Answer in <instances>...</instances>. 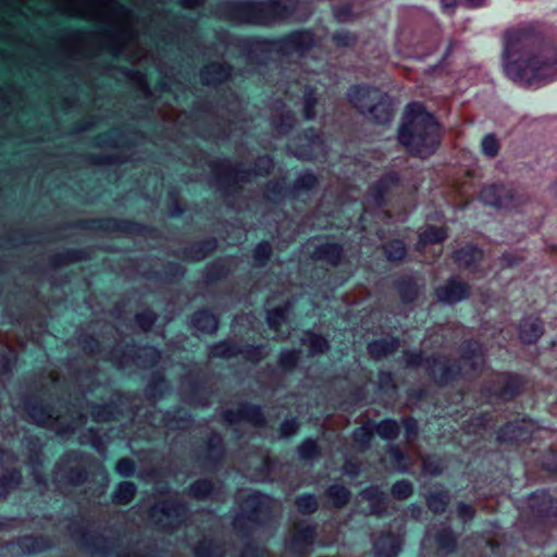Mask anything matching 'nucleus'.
I'll return each mask as SVG.
<instances>
[{"mask_svg": "<svg viewBox=\"0 0 557 557\" xmlns=\"http://www.w3.org/2000/svg\"><path fill=\"white\" fill-rule=\"evenodd\" d=\"M529 34L522 29H511L505 34L503 66L506 75L520 85L547 83L557 78V50L545 47L537 51H527Z\"/></svg>", "mask_w": 557, "mask_h": 557, "instance_id": "nucleus-1", "label": "nucleus"}, {"mask_svg": "<svg viewBox=\"0 0 557 557\" xmlns=\"http://www.w3.org/2000/svg\"><path fill=\"white\" fill-rule=\"evenodd\" d=\"M398 140L409 153L429 157L440 145V125L421 104L411 103L406 108Z\"/></svg>", "mask_w": 557, "mask_h": 557, "instance_id": "nucleus-2", "label": "nucleus"}, {"mask_svg": "<svg viewBox=\"0 0 557 557\" xmlns=\"http://www.w3.org/2000/svg\"><path fill=\"white\" fill-rule=\"evenodd\" d=\"M296 8V0H271L261 3H243L242 21L250 24L269 25L288 17Z\"/></svg>", "mask_w": 557, "mask_h": 557, "instance_id": "nucleus-3", "label": "nucleus"}, {"mask_svg": "<svg viewBox=\"0 0 557 557\" xmlns=\"http://www.w3.org/2000/svg\"><path fill=\"white\" fill-rule=\"evenodd\" d=\"M273 502L267 495L258 492L249 493L242 505V515L248 520L258 522L261 516L267 515L273 507Z\"/></svg>", "mask_w": 557, "mask_h": 557, "instance_id": "nucleus-4", "label": "nucleus"}, {"mask_svg": "<svg viewBox=\"0 0 557 557\" xmlns=\"http://www.w3.org/2000/svg\"><path fill=\"white\" fill-rule=\"evenodd\" d=\"M367 96L370 97L374 103L371 104L366 116L377 124L388 123L393 116L392 101L388 95L381 90L366 94V97Z\"/></svg>", "mask_w": 557, "mask_h": 557, "instance_id": "nucleus-5", "label": "nucleus"}, {"mask_svg": "<svg viewBox=\"0 0 557 557\" xmlns=\"http://www.w3.org/2000/svg\"><path fill=\"white\" fill-rule=\"evenodd\" d=\"M481 200L488 206L504 208L511 202V191L505 186L491 185L481 190Z\"/></svg>", "mask_w": 557, "mask_h": 557, "instance_id": "nucleus-6", "label": "nucleus"}, {"mask_svg": "<svg viewBox=\"0 0 557 557\" xmlns=\"http://www.w3.org/2000/svg\"><path fill=\"white\" fill-rule=\"evenodd\" d=\"M469 295L468 286L456 280H450L444 286L436 289L437 299L446 304H455Z\"/></svg>", "mask_w": 557, "mask_h": 557, "instance_id": "nucleus-7", "label": "nucleus"}, {"mask_svg": "<svg viewBox=\"0 0 557 557\" xmlns=\"http://www.w3.org/2000/svg\"><path fill=\"white\" fill-rule=\"evenodd\" d=\"M313 44V37L310 32H297L281 42V48L289 52L302 54Z\"/></svg>", "mask_w": 557, "mask_h": 557, "instance_id": "nucleus-8", "label": "nucleus"}, {"mask_svg": "<svg viewBox=\"0 0 557 557\" xmlns=\"http://www.w3.org/2000/svg\"><path fill=\"white\" fill-rule=\"evenodd\" d=\"M372 91L381 90L369 86H355L348 92L350 103L363 115L367 114L371 104L374 103L370 97H366V94H371Z\"/></svg>", "mask_w": 557, "mask_h": 557, "instance_id": "nucleus-9", "label": "nucleus"}, {"mask_svg": "<svg viewBox=\"0 0 557 557\" xmlns=\"http://www.w3.org/2000/svg\"><path fill=\"white\" fill-rule=\"evenodd\" d=\"M543 334V324L539 318L529 317L520 324L519 337L523 343H535Z\"/></svg>", "mask_w": 557, "mask_h": 557, "instance_id": "nucleus-10", "label": "nucleus"}, {"mask_svg": "<svg viewBox=\"0 0 557 557\" xmlns=\"http://www.w3.org/2000/svg\"><path fill=\"white\" fill-rule=\"evenodd\" d=\"M375 557H396L400 550V542L396 536L387 534L374 541Z\"/></svg>", "mask_w": 557, "mask_h": 557, "instance_id": "nucleus-11", "label": "nucleus"}, {"mask_svg": "<svg viewBox=\"0 0 557 557\" xmlns=\"http://www.w3.org/2000/svg\"><path fill=\"white\" fill-rule=\"evenodd\" d=\"M315 532L311 527L299 529L290 539L288 549L294 553H304L314 541Z\"/></svg>", "mask_w": 557, "mask_h": 557, "instance_id": "nucleus-12", "label": "nucleus"}, {"mask_svg": "<svg viewBox=\"0 0 557 557\" xmlns=\"http://www.w3.org/2000/svg\"><path fill=\"white\" fill-rule=\"evenodd\" d=\"M230 74L228 66L221 63H211L201 71V81L207 85H214L226 79Z\"/></svg>", "mask_w": 557, "mask_h": 557, "instance_id": "nucleus-13", "label": "nucleus"}, {"mask_svg": "<svg viewBox=\"0 0 557 557\" xmlns=\"http://www.w3.org/2000/svg\"><path fill=\"white\" fill-rule=\"evenodd\" d=\"M224 419L228 423H235L243 419V420H247L256 425L260 424L263 421L260 408L256 407V406H250V405H244L240 407L238 418L235 417V414L232 411H226L224 413Z\"/></svg>", "mask_w": 557, "mask_h": 557, "instance_id": "nucleus-14", "label": "nucleus"}, {"mask_svg": "<svg viewBox=\"0 0 557 557\" xmlns=\"http://www.w3.org/2000/svg\"><path fill=\"white\" fill-rule=\"evenodd\" d=\"M529 507L537 515L549 516L553 510V500L550 496L544 492H535L529 499Z\"/></svg>", "mask_w": 557, "mask_h": 557, "instance_id": "nucleus-15", "label": "nucleus"}, {"mask_svg": "<svg viewBox=\"0 0 557 557\" xmlns=\"http://www.w3.org/2000/svg\"><path fill=\"white\" fill-rule=\"evenodd\" d=\"M191 324L196 331L201 333H213L218 329L216 318L208 311H199L194 314Z\"/></svg>", "mask_w": 557, "mask_h": 557, "instance_id": "nucleus-16", "label": "nucleus"}, {"mask_svg": "<svg viewBox=\"0 0 557 557\" xmlns=\"http://www.w3.org/2000/svg\"><path fill=\"white\" fill-rule=\"evenodd\" d=\"M397 347L398 341L392 338L372 342L369 344L368 349L372 357L381 359L395 351Z\"/></svg>", "mask_w": 557, "mask_h": 557, "instance_id": "nucleus-17", "label": "nucleus"}, {"mask_svg": "<svg viewBox=\"0 0 557 557\" xmlns=\"http://www.w3.org/2000/svg\"><path fill=\"white\" fill-rule=\"evenodd\" d=\"M361 497L369 502L370 512L381 515L384 507L385 496L377 487H370L361 493Z\"/></svg>", "mask_w": 557, "mask_h": 557, "instance_id": "nucleus-18", "label": "nucleus"}, {"mask_svg": "<svg viewBox=\"0 0 557 557\" xmlns=\"http://www.w3.org/2000/svg\"><path fill=\"white\" fill-rule=\"evenodd\" d=\"M482 258V251L473 246L461 248L455 252V259L461 265L470 267Z\"/></svg>", "mask_w": 557, "mask_h": 557, "instance_id": "nucleus-19", "label": "nucleus"}, {"mask_svg": "<svg viewBox=\"0 0 557 557\" xmlns=\"http://www.w3.org/2000/svg\"><path fill=\"white\" fill-rule=\"evenodd\" d=\"M319 258L327 260L332 264H336L342 257V248L337 244H325L318 248Z\"/></svg>", "mask_w": 557, "mask_h": 557, "instance_id": "nucleus-20", "label": "nucleus"}, {"mask_svg": "<svg viewBox=\"0 0 557 557\" xmlns=\"http://www.w3.org/2000/svg\"><path fill=\"white\" fill-rule=\"evenodd\" d=\"M135 492L136 486L134 483L122 482L121 484H119L114 493L113 499L119 504H128L133 499Z\"/></svg>", "mask_w": 557, "mask_h": 557, "instance_id": "nucleus-21", "label": "nucleus"}, {"mask_svg": "<svg viewBox=\"0 0 557 557\" xmlns=\"http://www.w3.org/2000/svg\"><path fill=\"white\" fill-rule=\"evenodd\" d=\"M446 237V233L443 228H438L435 226H428L423 232L420 233V244L426 245V244H433V243H440L444 240Z\"/></svg>", "mask_w": 557, "mask_h": 557, "instance_id": "nucleus-22", "label": "nucleus"}, {"mask_svg": "<svg viewBox=\"0 0 557 557\" xmlns=\"http://www.w3.org/2000/svg\"><path fill=\"white\" fill-rule=\"evenodd\" d=\"M301 341L304 345L308 346L311 354H319L327 348L326 339L313 333H307Z\"/></svg>", "mask_w": 557, "mask_h": 557, "instance_id": "nucleus-23", "label": "nucleus"}, {"mask_svg": "<svg viewBox=\"0 0 557 557\" xmlns=\"http://www.w3.org/2000/svg\"><path fill=\"white\" fill-rule=\"evenodd\" d=\"M449 502L447 492H436L429 496L428 506L434 512H443Z\"/></svg>", "mask_w": 557, "mask_h": 557, "instance_id": "nucleus-24", "label": "nucleus"}, {"mask_svg": "<svg viewBox=\"0 0 557 557\" xmlns=\"http://www.w3.org/2000/svg\"><path fill=\"white\" fill-rule=\"evenodd\" d=\"M376 433L384 440H393L399 433V426L394 420H384L376 425Z\"/></svg>", "mask_w": 557, "mask_h": 557, "instance_id": "nucleus-25", "label": "nucleus"}, {"mask_svg": "<svg viewBox=\"0 0 557 557\" xmlns=\"http://www.w3.org/2000/svg\"><path fill=\"white\" fill-rule=\"evenodd\" d=\"M327 495L336 507H342L349 498V492L344 486L339 485L331 486L327 491Z\"/></svg>", "mask_w": 557, "mask_h": 557, "instance_id": "nucleus-26", "label": "nucleus"}, {"mask_svg": "<svg viewBox=\"0 0 557 557\" xmlns=\"http://www.w3.org/2000/svg\"><path fill=\"white\" fill-rule=\"evenodd\" d=\"M384 250L387 258L392 261L400 260L406 253L405 245L400 240L389 242L385 245Z\"/></svg>", "mask_w": 557, "mask_h": 557, "instance_id": "nucleus-27", "label": "nucleus"}, {"mask_svg": "<svg viewBox=\"0 0 557 557\" xmlns=\"http://www.w3.org/2000/svg\"><path fill=\"white\" fill-rule=\"evenodd\" d=\"M522 436V431L516 423H508L498 434L499 441L519 440Z\"/></svg>", "mask_w": 557, "mask_h": 557, "instance_id": "nucleus-28", "label": "nucleus"}, {"mask_svg": "<svg viewBox=\"0 0 557 557\" xmlns=\"http://www.w3.org/2000/svg\"><path fill=\"white\" fill-rule=\"evenodd\" d=\"M481 146L483 153L488 158H494L498 153L499 145L494 135H486L482 139Z\"/></svg>", "mask_w": 557, "mask_h": 557, "instance_id": "nucleus-29", "label": "nucleus"}, {"mask_svg": "<svg viewBox=\"0 0 557 557\" xmlns=\"http://www.w3.org/2000/svg\"><path fill=\"white\" fill-rule=\"evenodd\" d=\"M286 319L285 308H275L268 311L267 320L271 329H276L283 324Z\"/></svg>", "mask_w": 557, "mask_h": 557, "instance_id": "nucleus-30", "label": "nucleus"}, {"mask_svg": "<svg viewBox=\"0 0 557 557\" xmlns=\"http://www.w3.org/2000/svg\"><path fill=\"white\" fill-rule=\"evenodd\" d=\"M212 491V484L207 480L195 482L190 487V494L196 498H205Z\"/></svg>", "mask_w": 557, "mask_h": 557, "instance_id": "nucleus-31", "label": "nucleus"}, {"mask_svg": "<svg viewBox=\"0 0 557 557\" xmlns=\"http://www.w3.org/2000/svg\"><path fill=\"white\" fill-rule=\"evenodd\" d=\"M296 505H297L298 510L302 513H311L318 507V503L312 495L300 496L296 500Z\"/></svg>", "mask_w": 557, "mask_h": 557, "instance_id": "nucleus-32", "label": "nucleus"}, {"mask_svg": "<svg viewBox=\"0 0 557 557\" xmlns=\"http://www.w3.org/2000/svg\"><path fill=\"white\" fill-rule=\"evenodd\" d=\"M392 493L398 499H406L412 493L411 483L406 480L398 481L393 485Z\"/></svg>", "mask_w": 557, "mask_h": 557, "instance_id": "nucleus-33", "label": "nucleus"}, {"mask_svg": "<svg viewBox=\"0 0 557 557\" xmlns=\"http://www.w3.org/2000/svg\"><path fill=\"white\" fill-rule=\"evenodd\" d=\"M29 416L39 425H49L52 423V416L47 413L44 408L33 407L29 410Z\"/></svg>", "mask_w": 557, "mask_h": 557, "instance_id": "nucleus-34", "label": "nucleus"}, {"mask_svg": "<svg viewBox=\"0 0 557 557\" xmlns=\"http://www.w3.org/2000/svg\"><path fill=\"white\" fill-rule=\"evenodd\" d=\"M436 542L442 549L453 550L456 540L450 530H444L437 535Z\"/></svg>", "mask_w": 557, "mask_h": 557, "instance_id": "nucleus-35", "label": "nucleus"}, {"mask_svg": "<svg viewBox=\"0 0 557 557\" xmlns=\"http://www.w3.org/2000/svg\"><path fill=\"white\" fill-rule=\"evenodd\" d=\"M317 451H318L317 444L311 440L305 441L298 448V454H299L300 458L304 460L311 459L312 457H314L317 455Z\"/></svg>", "mask_w": 557, "mask_h": 557, "instance_id": "nucleus-36", "label": "nucleus"}, {"mask_svg": "<svg viewBox=\"0 0 557 557\" xmlns=\"http://www.w3.org/2000/svg\"><path fill=\"white\" fill-rule=\"evenodd\" d=\"M428 368L433 379L438 381L440 383H444L448 380V369L442 363H437L434 360L433 364H429Z\"/></svg>", "mask_w": 557, "mask_h": 557, "instance_id": "nucleus-37", "label": "nucleus"}, {"mask_svg": "<svg viewBox=\"0 0 557 557\" xmlns=\"http://www.w3.org/2000/svg\"><path fill=\"white\" fill-rule=\"evenodd\" d=\"M371 437L372 433L368 426H360L354 432V441L362 448L370 443Z\"/></svg>", "mask_w": 557, "mask_h": 557, "instance_id": "nucleus-38", "label": "nucleus"}, {"mask_svg": "<svg viewBox=\"0 0 557 557\" xmlns=\"http://www.w3.org/2000/svg\"><path fill=\"white\" fill-rule=\"evenodd\" d=\"M236 355L235 348L228 343H220L212 347L211 356L213 357H232Z\"/></svg>", "mask_w": 557, "mask_h": 557, "instance_id": "nucleus-39", "label": "nucleus"}, {"mask_svg": "<svg viewBox=\"0 0 557 557\" xmlns=\"http://www.w3.org/2000/svg\"><path fill=\"white\" fill-rule=\"evenodd\" d=\"M468 346L469 349L471 350V356L465 355L463 360L466 362H470V366L474 368L482 359V349L478 343H471Z\"/></svg>", "mask_w": 557, "mask_h": 557, "instance_id": "nucleus-40", "label": "nucleus"}, {"mask_svg": "<svg viewBox=\"0 0 557 557\" xmlns=\"http://www.w3.org/2000/svg\"><path fill=\"white\" fill-rule=\"evenodd\" d=\"M293 121L294 117L289 112H286L281 115L280 120L274 117L272 124L280 133H284L292 127Z\"/></svg>", "mask_w": 557, "mask_h": 557, "instance_id": "nucleus-41", "label": "nucleus"}, {"mask_svg": "<svg viewBox=\"0 0 557 557\" xmlns=\"http://www.w3.org/2000/svg\"><path fill=\"white\" fill-rule=\"evenodd\" d=\"M136 322L143 330H148L156 322V314L152 311H144L136 315Z\"/></svg>", "mask_w": 557, "mask_h": 557, "instance_id": "nucleus-42", "label": "nucleus"}, {"mask_svg": "<svg viewBox=\"0 0 557 557\" xmlns=\"http://www.w3.org/2000/svg\"><path fill=\"white\" fill-rule=\"evenodd\" d=\"M271 255V246L267 242L260 243L255 249V260L259 264H262L269 259Z\"/></svg>", "mask_w": 557, "mask_h": 557, "instance_id": "nucleus-43", "label": "nucleus"}, {"mask_svg": "<svg viewBox=\"0 0 557 557\" xmlns=\"http://www.w3.org/2000/svg\"><path fill=\"white\" fill-rule=\"evenodd\" d=\"M317 103V98L313 96L312 91H307L305 94V103H304V114L307 120H311L314 117L315 113L313 111V107Z\"/></svg>", "mask_w": 557, "mask_h": 557, "instance_id": "nucleus-44", "label": "nucleus"}, {"mask_svg": "<svg viewBox=\"0 0 557 557\" xmlns=\"http://www.w3.org/2000/svg\"><path fill=\"white\" fill-rule=\"evenodd\" d=\"M298 360V352L295 350H286L281 354L280 363L283 368H292Z\"/></svg>", "mask_w": 557, "mask_h": 557, "instance_id": "nucleus-45", "label": "nucleus"}, {"mask_svg": "<svg viewBox=\"0 0 557 557\" xmlns=\"http://www.w3.org/2000/svg\"><path fill=\"white\" fill-rule=\"evenodd\" d=\"M184 508L182 506H177L170 503H164L161 505H157L153 507V515L157 511H162L168 518L172 516V512H175L177 516H180V511H183Z\"/></svg>", "mask_w": 557, "mask_h": 557, "instance_id": "nucleus-46", "label": "nucleus"}, {"mask_svg": "<svg viewBox=\"0 0 557 557\" xmlns=\"http://www.w3.org/2000/svg\"><path fill=\"white\" fill-rule=\"evenodd\" d=\"M115 469L121 475L129 476L134 472L135 466L131 459L124 458L116 463Z\"/></svg>", "mask_w": 557, "mask_h": 557, "instance_id": "nucleus-47", "label": "nucleus"}, {"mask_svg": "<svg viewBox=\"0 0 557 557\" xmlns=\"http://www.w3.org/2000/svg\"><path fill=\"white\" fill-rule=\"evenodd\" d=\"M317 184V177L312 173H306L298 177L296 186L298 188L310 189Z\"/></svg>", "mask_w": 557, "mask_h": 557, "instance_id": "nucleus-48", "label": "nucleus"}, {"mask_svg": "<svg viewBox=\"0 0 557 557\" xmlns=\"http://www.w3.org/2000/svg\"><path fill=\"white\" fill-rule=\"evenodd\" d=\"M404 426L406 430V438L408 442H411L418 434V424L413 419L404 420Z\"/></svg>", "mask_w": 557, "mask_h": 557, "instance_id": "nucleus-49", "label": "nucleus"}, {"mask_svg": "<svg viewBox=\"0 0 557 557\" xmlns=\"http://www.w3.org/2000/svg\"><path fill=\"white\" fill-rule=\"evenodd\" d=\"M196 557H221L216 549L200 544L195 550Z\"/></svg>", "mask_w": 557, "mask_h": 557, "instance_id": "nucleus-50", "label": "nucleus"}, {"mask_svg": "<svg viewBox=\"0 0 557 557\" xmlns=\"http://www.w3.org/2000/svg\"><path fill=\"white\" fill-rule=\"evenodd\" d=\"M298 424L295 420H286L281 425V433L283 436H290L296 433Z\"/></svg>", "mask_w": 557, "mask_h": 557, "instance_id": "nucleus-51", "label": "nucleus"}, {"mask_svg": "<svg viewBox=\"0 0 557 557\" xmlns=\"http://www.w3.org/2000/svg\"><path fill=\"white\" fill-rule=\"evenodd\" d=\"M333 39L338 46H348L355 40L348 33H336Z\"/></svg>", "mask_w": 557, "mask_h": 557, "instance_id": "nucleus-52", "label": "nucleus"}, {"mask_svg": "<svg viewBox=\"0 0 557 557\" xmlns=\"http://www.w3.org/2000/svg\"><path fill=\"white\" fill-rule=\"evenodd\" d=\"M423 471L428 474L436 475L441 472V468L436 461L428 459L423 462Z\"/></svg>", "mask_w": 557, "mask_h": 557, "instance_id": "nucleus-53", "label": "nucleus"}, {"mask_svg": "<svg viewBox=\"0 0 557 557\" xmlns=\"http://www.w3.org/2000/svg\"><path fill=\"white\" fill-rule=\"evenodd\" d=\"M389 456L395 461L396 467L399 471H406V466L400 465V460L404 458V456L397 447H392L389 449Z\"/></svg>", "mask_w": 557, "mask_h": 557, "instance_id": "nucleus-54", "label": "nucleus"}, {"mask_svg": "<svg viewBox=\"0 0 557 557\" xmlns=\"http://www.w3.org/2000/svg\"><path fill=\"white\" fill-rule=\"evenodd\" d=\"M458 516L465 521L470 520L473 518V509L469 505L460 504L458 506Z\"/></svg>", "mask_w": 557, "mask_h": 557, "instance_id": "nucleus-55", "label": "nucleus"}, {"mask_svg": "<svg viewBox=\"0 0 557 557\" xmlns=\"http://www.w3.org/2000/svg\"><path fill=\"white\" fill-rule=\"evenodd\" d=\"M458 4H460L459 0H441L443 11L448 13H454Z\"/></svg>", "mask_w": 557, "mask_h": 557, "instance_id": "nucleus-56", "label": "nucleus"}, {"mask_svg": "<svg viewBox=\"0 0 557 557\" xmlns=\"http://www.w3.org/2000/svg\"><path fill=\"white\" fill-rule=\"evenodd\" d=\"M423 361V358L420 354H407L406 355V363L408 366H419Z\"/></svg>", "mask_w": 557, "mask_h": 557, "instance_id": "nucleus-57", "label": "nucleus"}, {"mask_svg": "<svg viewBox=\"0 0 557 557\" xmlns=\"http://www.w3.org/2000/svg\"><path fill=\"white\" fill-rule=\"evenodd\" d=\"M486 1L487 0H459V3L468 8H480L485 5Z\"/></svg>", "mask_w": 557, "mask_h": 557, "instance_id": "nucleus-58", "label": "nucleus"}, {"mask_svg": "<svg viewBox=\"0 0 557 557\" xmlns=\"http://www.w3.org/2000/svg\"><path fill=\"white\" fill-rule=\"evenodd\" d=\"M259 163L263 164V166L265 168V172H268L269 169L272 166V160L267 157L260 158Z\"/></svg>", "mask_w": 557, "mask_h": 557, "instance_id": "nucleus-59", "label": "nucleus"}, {"mask_svg": "<svg viewBox=\"0 0 557 557\" xmlns=\"http://www.w3.org/2000/svg\"><path fill=\"white\" fill-rule=\"evenodd\" d=\"M344 471H345V473H347L348 475H356V474H357V470L352 469V467H351V465H350V463H346V465H345Z\"/></svg>", "mask_w": 557, "mask_h": 557, "instance_id": "nucleus-60", "label": "nucleus"}, {"mask_svg": "<svg viewBox=\"0 0 557 557\" xmlns=\"http://www.w3.org/2000/svg\"><path fill=\"white\" fill-rule=\"evenodd\" d=\"M200 0H184V5L188 8H193L198 5Z\"/></svg>", "mask_w": 557, "mask_h": 557, "instance_id": "nucleus-61", "label": "nucleus"}, {"mask_svg": "<svg viewBox=\"0 0 557 557\" xmlns=\"http://www.w3.org/2000/svg\"><path fill=\"white\" fill-rule=\"evenodd\" d=\"M380 380H381V383L389 382V381H392V376L388 373H382Z\"/></svg>", "mask_w": 557, "mask_h": 557, "instance_id": "nucleus-62", "label": "nucleus"}, {"mask_svg": "<svg viewBox=\"0 0 557 557\" xmlns=\"http://www.w3.org/2000/svg\"><path fill=\"white\" fill-rule=\"evenodd\" d=\"M552 193L554 197L557 199V182L552 186Z\"/></svg>", "mask_w": 557, "mask_h": 557, "instance_id": "nucleus-63", "label": "nucleus"}, {"mask_svg": "<svg viewBox=\"0 0 557 557\" xmlns=\"http://www.w3.org/2000/svg\"><path fill=\"white\" fill-rule=\"evenodd\" d=\"M28 542H33V539H30V537L29 539H25L24 542H23V545L29 547Z\"/></svg>", "mask_w": 557, "mask_h": 557, "instance_id": "nucleus-64", "label": "nucleus"}]
</instances>
